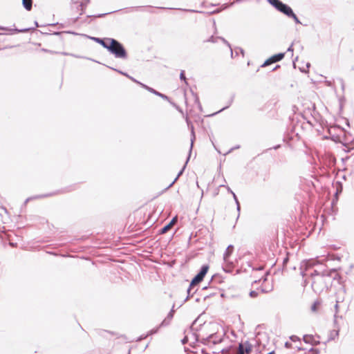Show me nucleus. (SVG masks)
I'll return each instance as SVG.
<instances>
[{
	"instance_id": "35",
	"label": "nucleus",
	"mask_w": 354,
	"mask_h": 354,
	"mask_svg": "<svg viewBox=\"0 0 354 354\" xmlns=\"http://www.w3.org/2000/svg\"><path fill=\"white\" fill-rule=\"evenodd\" d=\"M281 147V145H277L275 146L270 147V148L267 149V151L273 149H277Z\"/></svg>"
},
{
	"instance_id": "48",
	"label": "nucleus",
	"mask_w": 354,
	"mask_h": 354,
	"mask_svg": "<svg viewBox=\"0 0 354 354\" xmlns=\"http://www.w3.org/2000/svg\"><path fill=\"white\" fill-rule=\"evenodd\" d=\"M218 194V189H216V191L214 192V196H217Z\"/></svg>"
},
{
	"instance_id": "45",
	"label": "nucleus",
	"mask_w": 354,
	"mask_h": 354,
	"mask_svg": "<svg viewBox=\"0 0 354 354\" xmlns=\"http://www.w3.org/2000/svg\"><path fill=\"white\" fill-rule=\"evenodd\" d=\"M191 129H192V134L193 136V138H194L195 136H194V127H193V125L191 126Z\"/></svg>"
},
{
	"instance_id": "27",
	"label": "nucleus",
	"mask_w": 354,
	"mask_h": 354,
	"mask_svg": "<svg viewBox=\"0 0 354 354\" xmlns=\"http://www.w3.org/2000/svg\"><path fill=\"white\" fill-rule=\"evenodd\" d=\"M30 30V28H24V29L15 28L14 30L16 32H28Z\"/></svg>"
},
{
	"instance_id": "5",
	"label": "nucleus",
	"mask_w": 354,
	"mask_h": 354,
	"mask_svg": "<svg viewBox=\"0 0 354 354\" xmlns=\"http://www.w3.org/2000/svg\"><path fill=\"white\" fill-rule=\"evenodd\" d=\"M234 250V247L232 245H228L223 254V260L225 265L223 266V270L226 272H230L232 268L234 267L233 263L229 260L230 256L232 254Z\"/></svg>"
},
{
	"instance_id": "2",
	"label": "nucleus",
	"mask_w": 354,
	"mask_h": 354,
	"mask_svg": "<svg viewBox=\"0 0 354 354\" xmlns=\"http://www.w3.org/2000/svg\"><path fill=\"white\" fill-rule=\"evenodd\" d=\"M109 46L106 49L114 55L115 58L126 59L127 53L124 46L118 40L113 38H107Z\"/></svg>"
},
{
	"instance_id": "38",
	"label": "nucleus",
	"mask_w": 354,
	"mask_h": 354,
	"mask_svg": "<svg viewBox=\"0 0 354 354\" xmlns=\"http://www.w3.org/2000/svg\"><path fill=\"white\" fill-rule=\"evenodd\" d=\"M219 187H225L227 188V191L231 193L232 194V193H234L232 192V190L228 187V186H225V185H221Z\"/></svg>"
},
{
	"instance_id": "8",
	"label": "nucleus",
	"mask_w": 354,
	"mask_h": 354,
	"mask_svg": "<svg viewBox=\"0 0 354 354\" xmlns=\"http://www.w3.org/2000/svg\"><path fill=\"white\" fill-rule=\"evenodd\" d=\"M140 86L145 88L146 90H147L148 91H149L150 93H153L154 95H158L159 97H160L161 98H162L163 100H167V101H169V99L168 97V96H167L165 94H162L157 91H156L155 89H153V88H151L149 86H148L146 84H140Z\"/></svg>"
},
{
	"instance_id": "50",
	"label": "nucleus",
	"mask_w": 354,
	"mask_h": 354,
	"mask_svg": "<svg viewBox=\"0 0 354 354\" xmlns=\"http://www.w3.org/2000/svg\"><path fill=\"white\" fill-rule=\"evenodd\" d=\"M220 11H221V10L217 9V10H216L213 11L212 13V14H214V13H218V12H219Z\"/></svg>"
},
{
	"instance_id": "46",
	"label": "nucleus",
	"mask_w": 354,
	"mask_h": 354,
	"mask_svg": "<svg viewBox=\"0 0 354 354\" xmlns=\"http://www.w3.org/2000/svg\"><path fill=\"white\" fill-rule=\"evenodd\" d=\"M50 194H47V195H44V196H37L34 197V198H38L45 197V196H50Z\"/></svg>"
},
{
	"instance_id": "6",
	"label": "nucleus",
	"mask_w": 354,
	"mask_h": 354,
	"mask_svg": "<svg viewBox=\"0 0 354 354\" xmlns=\"http://www.w3.org/2000/svg\"><path fill=\"white\" fill-rule=\"evenodd\" d=\"M285 53H279L267 58V68L271 66L273 64L282 60L285 57Z\"/></svg>"
},
{
	"instance_id": "24",
	"label": "nucleus",
	"mask_w": 354,
	"mask_h": 354,
	"mask_svg": "<svg viewBox=\"0 0 354 354\" xmlns=\"http://www.w3.org/2000/svg\"><path fill=\"white\" fill-rule=\"evenodd\" d=\"M243 348H244V345L243 344H240L239 346V350H238L236 354H244Z\"/></svg>"
},
{
	"instance_id": "18",
	"label": "nucleus",
	"mask_w": 354,
	"mask_h": 354,
	"mask_svg": "<svg viewBox=\"0 0 354 354\" xmlns=\"http://www.w3.org/2000/svg\"><path fill=\"white\" fill-rule=\"evenodd\" d=\"M339 335V330H333L332 331H330V337H329V340H333L335 339V337L338 336Z\"/></svg>"
},
{
	"instance_id": "58",
	"label": "nucleus",
	"mask_w": 354,
	"mask_h": 354,
	"mask_svg": "<svg viewBox=\"0 0 354 354\" xmlns=\"http://www.w3.org/2000/svg\"><path fill=\"white\" fill-rule=\"evenodd\" d=\"M0 30H6V28L4 27L0 26Z\"/></svg>"
},
{
	"instance_id": "30",
	"label": "nucleus",
	"mask_w": 354,
	"mask_h": 354,
	"mask_svg": "<svg viewBox=\"0 0 354 354\" xmlns=\"http://www.w3.org/2000/svg\"><path fill=\"white\" fill-rule=\"evenodd\" d=\"M250 351H251V348L249 346H244V348H243L244 354L249 353Z\"/></svg>"
},
{
	"instance_id": "44",
	"label": "nucleus",
	"mask_w": 354,
	"mask_h": 354,
	"mask_svg": "<svg viewBox=\"0 0 354 354\" xmlns=\"http://www.w3.org/2000/svg\"><path fill=\"white\" fill-rule=\"evenodd\" d=\"M288 52H293V48H292V46L291 45L290 46L288 47V50H287Z\"/></svg>"
},
{
	"instance_id": "61",
	"label": "nucleus",
	"mask_w": 354,
	"mask_h": 354,
	"mask_svg": "<svg viewBox=\"0 0 354 354\" xmlns=\"http://www.w3.org/2000/svg\"><path fill=\"white\" fill-rule=\"evenodd\" d=\"M264 291H265V290H264V289H263V288H261V292L262 293H263V292H264Z\"/></svg>"
},
{
	"instance_id": "33",
	"label": "nucleus",
	"mask_w": 354,
	"mask_h": 354,
	"mask_svg": "<svg viewBox=\"0 0 354 354\" xmlns=\"http://www.w3.org/2000/svg\"><path fill=\"white\" fill-rule=\"evenodd\" d=\"M290 339L292 341V342H296V341H299V338L296 336V335H292L290 337Z\"/></svg>"
},
{
	"instance_id": "4",
	"label": "nucleus",
	"mask_w": 354,
	"mask_h": 354,
	"mask_svg": "<svg viewBox=\"0 0 354 354\" xmlns=\"http://www.w3.org/2000/svg\"><path fill=\"white\" fill-rule=\"evenodd\" d=\"M273 8H274L277 11L283 13L286 16L290 12L292 8L287 4L283 3L280 0H267Z\"/></svg>"
},
{
	"instance_id": "25",
	"label": "nucleus",
	"mask_w": 354,
	"mask_h": 354,
	"mask_svg": "<svg viewBox=\"0 0 354 354\" xmlns=\"http://www.w3.org/2000/svg\"><path fill=\"white\" fill-rule=\"evenodd\" d=\"M271 282H272L271 286H267V293L269 292L272 291L274 290V279H272Z\"/></svg>"
},
{
	"instance_id": "9",
	"label": "nucleus",
	"mask_w": 354,
	"mask_h": 354,
	"mask_svg": "<svg viewBox=\"0 0 354 354\" xmlns=\"http://www.w3.org/2000/svg\"><path fill=\"white\" fill-rule=\"evenodd\" d=\"M178 218L177 216H174L171 221L165 226H164L160 230V234H165L167 232H168L171 227L177 222Z\"/></svg>"
},
{
	"instance_id": "28",
	"label": "nucleus",
	"mask_w": 354,
	"mask_h": 354,
	"mask_svg": "<svg viewBox=\"0 0 354 354\" xmlns=\"http://www.w3.org/2000/svg\"><path fill=\"white\" fill-rule=\"evenodd\" d=\"M258 295H259V290H252V291H250V296L251 297H257Z\"/></svg>"
},
{
	"instance_id": "56",
	"label": "nucleus",
	"mask_w": 354,
	"mask_h": 354,
	"mask_svg": "<svg viewBox=\"0 0 354 354\" xmlns=\"http://www.w3.org/2000/svg\"><path fill=\"white\" fill-rule=\"evenodd\" d=\"M271 69H272V67L270 66V67L267 68V71L271 72L270 71Z\"/></svg>"
},
{
	"instance_id": "10",
	"label": "nucleus",
	"mask_w": 354,
	"mask_h": 354,
	"mask_svg": "<svg viewBox=\"0 0 354 354\" xmlns=\"http://www.w3.org/2000/svg\"><path fill=\"white\" fill-rule=\"evenodd\" d=\"M174 314V307L167 315V317L162 322L160 326H165L169 324L171 319L173 318Z\"/></svg>"
},
{
	"instance_id": "7",
	"label": "nucleus",
	"mask_w": 354,
	"mask_h": 354,
	"mask_svg": "<svg viewBox=\"0 0 354 354\" xmlns=\"http://www.w3.org/2000/svg\"><path fill=\"white\" fill-rule=\"evenodd\" d=\"M221 40L224 44H225L230 50L231 57H234V52L232 49L231 45L230 43L223 37H214V35L211 36L206 41L211 43H216L218 40Z\"/></svg>"
},
{
	"instance_id": "43",
	"label": "nucleus",
	"mask_w": 354,
	"mask_h": 354,
	"mask_svg": "<svg viewBox=\"0 0 354 354\" xmlns=\"http://www.w3.org/2000/svg\"><path fill=\"white\" fill-rule=\"evenodd\" d=\"M185 11L190 12H201V11H197L195 10H184Z\"/></svg>"
},
{
	"instance_id": "47",
	"label": "nucleus",
	"mask_w": 354,
	"mask_h": 354,
	"mask_svg": "<svg viewBox=\"0 0 354 354\" xmlns=\"http://www.w3.org/2000/svg\"><path fill=\"white\" fill-rule=\"evenodd\" d=\"M266 61H264V62L261 64V67L264 68V67H266Z\"/></svg>"
},
{
	"instance_id": "3",
	"label": "nucleus",
	"mask_w": 354,
	"mask_h": 354,
	"mask_svg": "<svg viewBox=\"0 0 354 354\" xmlns=\"http://www.w3.org/2000/svg\"><path fill=\"white\" fill-rule=\"evenodd\" d=\"M209 267L207 265H204L201 267L199 272L192 279L189 286L187 289V294L189 295L190 292L194 288L195 286L198 285L201 281H203L204 277L208 271Z\"/></svg>"
},
{
	"instance_id": "62",
	"label": "nucleus",
	"mask_w": 354,
	"mask_h": 354,
	"mask_svg": "<svg viewBox=\"0 0 354 354\" xmlns=\"http://www.w3.org/2000/svg\"><path fill=\"white\" fill-rule=\"evenodd\" d=\"M304 283V286H306V283H307V281H306V280H305Z\"/></svg>"
},
{
	"instance_id": "64",
	"label": "nucleus",
	"mask_w": 354,
	"mask_h": 354,
	"mask_svg": "<svg viewBox=\"0 0 354 354\" xmlns=\"http://www.w3.org/2000/svg\"><path fill=\"white\" fill-rule=\"evenodd\" d=\"M35 25H36L37 27L38 26V24H37V21H35Z\"/></svg>"
},
{
	"instance_id": "16",
	"label": "nucleus",
	"mask_w": 354,
	"mask_h": 354,
	"mask_svg": "<svg viewBox=\"0 0 354 354\" xmlns=\"http://www.w3.org/2000/svg\"><path fill=\"white\" fill-rule=\"evenodd\" d=\"M89 2H90V0H81L80 1V4L78 6V7H80L79 9H80V10L82 11L80 15H82L83 13L86 6H87V4Z\"/></svg>"
},
{
	"instance_id": "40",
	"label": "nucleus",
	"mask_w": 354,
	"mask_h": 354,
	"mask_svg": "<svg viewBox=\"0 0 354 354\" xmlns=\"http://www.w3.org/2000/svg\"><path fill=\"white\" fill-rule=\"evenodd\" d=\"M340 82H341V86H342V90H344V88H345V84H344V82L342 79H340Z\"/></svg>"
},
{
	"instance_id": "20",
	"label": "nucleus",
	"mask_w": 354,
	"mask_h": 354,
	"mask_svg": "<svg viewBox=\"0 0 354 354\" xmlns=\"http://www.w3.org/2000/svg\"><path fill=\"white\" fill-rule=\"evenodd\" d=\"M239 53H241L242 55V56H244V50L243 48H236L235 50H234V54H235V56H237L239 55Z\"/></svg>"
},
{
	"instance_id": "26",
	"label": "nucleus",
	"mask_w": 354,
	"mask_h": 354,
	"mask_svg": "<svg viewBox=\"0 0 354 354\" xmlns=\"http://www.w3.org/2000/svg\"><path fill=\"white\" fill-rule=\"evenodd\" d=\"M339 299H337L336 300V304L335 305V314L334 315L335 318L337 317V313L338 312V309H339Z\"/></svg>"
},
{
	"instance_id": "31",
	"label": "nucleus",
	"mask_w": 354,
	"mask_h": 354,
	"mask_svg": "<svg viewBox=\"0 0 354 354\" xmlns=\"http://www.w3.org/2000/svg\"><path fill=\"white\" fill-rule=\"evenodd\" d=\"M319 302L315 301L311 306V309L313 311H315L317 310V306L319 305Z\"/></svg>"
},
{
	"instance_id": "42",
	"label": "nucleus",
	"mask_w": 354,
	"mask_h": 354,
	"mask_svg": "<svg viewBox=\"0 0 354 354\" xmlns=\"http://www.w3.org/2000/svg\"><path fill=\"white\" fill-rule=\"evenodd\" d=\"M291 346H292L291 343H290V342H286L285 343V346H286V348H290V347H291Z\"/></svg>"
},
{
	"instance_id": "55",
	"label": "nucleus",
	"mask_w": 354,
	"mask_h": 354,
	"mask_svg": "<svg viewBox=\"0 0 354 354\" xmlns=\"http://www.w3.org/2000/svg\"><path fill=\"white\" fill-rule=\"evenodd\" d=\"M267 354H275V353L274 351H272L268 353Z\"/></svg>"
},
{
	"instance_id": "12",
	"label": "nucleus",
	"mask_w": 354,
	"mask_h": 354,
	"mask_svg": "<svg viewBox=\"0 0 354 354\" xmlns=\"http://www.w3.org/2000/svg\"><path fill=\"white\" fill-rule=\"evenodd\" d=\"M189 160V156L187 157V160H186V162H185V165H184L183 167V168L181 169V170L178 172V175H177V176H176V178L174 180V181H173V182H172V183H171L168 186V188L171 187L174 184V183L177 180V179H178V178H179L182 174H183V171H184V170H185V167H186V165H187V162H188Z\"/></svg>"
},
{
	"instance_id": "39",
	"label": "nucleus",
	"mask_w": 354,
	"mask_h": 354,
	"mask_svg": "<svg viewBox=\"0 0 354 354\" xmlns=\"http://www.w3.org/2000/svg\"><path fill=\"white\" fill-rule=\"evenodd\" d=\"M111 12H110V13H111ZM107 14H109V13L99 14V15H94L93 17H104V16L106 15Z\"/></svg>"
},
{
	"instance_id": "23",
	"label": "nucleus",
	"mask_w": 354,
	"mask_h": 354,
	"mask_svg": "<svg viewBox=\"0 0 354 354\" xmlns=\"http://www.w3.org/2000/svg\"><path fill=\"white\" fill-rule=\"evenodd\" d=\"M232 101H233V98L231 99V100H230V103H229V104L227 106H226L225 107H223V109H221V110L218 111L217 112L212 114L211 115H216V114L223 111V110L227 109L231 105Z\"/></svg>"
},
{
	"instance_id": "60",
	"label": "nucleus",
	"mask_w": 354,
	"mask_h": 354,
	"mask_svg": "<svg viewBox=\"0 0 354 354\" xmlns=\"http://www.w3.org/2000/svg\"><path fill=\"white\" fill-rule=\"evenodd\" d=\"M326 84L328 86H330V82H326Z\"/></svg>"
},
{
	"instance_id": "41",
	"label": "nucleus",
	"mask_w": 354,
	"mask_h": 354,
	"mask_svg": "<svg viewBox=\"0 0 354 354\" xmlns=\"http://www.w3.org/2000/svg\"><path fill=\"white\" fill-rule=\"evenodd\" d=\"M280 68V65L277 64L275 66H274V67H272V69L270 70V71H275V70H277V69H278V68Z\"/></svg>"
},
{
	"instance_id": "22",
	"label": "nucleus",
	"mask_w": 354,
	"mask_h": 354,
	"mask_svg": "<svg viewBox=\"0 0 354 354\" xmlns=\"http://www.w3.org/2000/svg\"><path fill=\"white\" fill-rule=\"evenodd\" d=\"M232 196H233V198L235 201V203L236 204V209H237V211L239 212H240V204H239V202L238 201V198L236 196V194L234 193H232Z\"/></svg>"
},
{
	"instance_id": "15",
	"label": "nucleus",
	"mask_w": 354,
	"mask_h": 354,
	"mask_svg": "<svg viewBox=\"0 0 354 354\" xmlns=\"http://www.w3.org/2000/svg\"><path fill=\"white\" fill-rule=\"evenodd\" d=\"M287 17L289 18L292 19L297 24H300L301 21L299 19V18L297 17V15L294 13L292 9L290 11V12L287 15Z\"/></svg>"
},
{
	"instance_id": "14",
	"label": "nucleus",
	"mask_w": 354,
	"mask_h": 354,
	"mask_svg": "<svg viewBox=\"0 0 354 354\" xmlns=\"http://www.w3.org/2000/svg\"><path fill=\"white\" fill-rule=\"evenodd\" d=\"M22 5L26 10L30 11L32 7V0H22Z\"/></svg>"
},
{
	"instance_id": "52",
	"label": "nucleus",
	"mask_w": 354,
	"mask_h": 354,
	"mask_svg": "<svg viewBox=\"0 0 354 354\" xmlns=\"http://www.w3.org/2000/svg\"><path fill=\"white\" fill-rule=\"evenodd\" d=\"M214 335H211L208 337V340L209 341H211V339L213 338Z\"/></svg>"
},
{
	"instance_id": "36",
	"label": "nucleus",
	"mask_w": 354,
	"mask_h": 354,
	"mask_svg": "<svg viewBox=\"0 0 354 354\" xmlns=\"http://www.w3.org/2000/svg\"><path fill=\"white\" fill-rule=\"evenodd\" d=\"M310 338H312V337H311V336H310V335H304V341L306 343H308V342H309L308 339H310Z\"/></svg>"
},
{
	"instance_id": "57",
	"label": "nucleus",
	"mask_w": 354,
	"mask_h": 354,
	"mask_svg": "<svg viewBox=\"0 0 354 354\" xmlns=\"http://www.w3.org/2000/svg\"><path fill=\"white\" fill-rule=\"evenodd\" d=\"M310 66V63H307L306 64V68H308Z\"/></svg>"
},
{
	"instance_id": "13",
	"label": "nucleus",
	"mask_w": 354,
	"mask_h": 354,
	"mask_svg": "<svg viewBox=\"0 0 354 354\" xmlns=\"http://www.w3.org/2000/svg\"><path fill=\"white\" fill-rule=\"evenodd\" d=\"M345 147V151L350 152L351 150L354 149V140L351 142H346L344 144Z\"/></svg>"
},
{
	"instance_id": "63",
	"label": "nucleus",
	"mask_w": 354,
	"mask_h": 354,
	"mask_svg": "<svg viewBox=\"0 0 354 354\" xmlns=\"http://www.w3.org/2000/svg\"><path fill=\"white\" fill-rule=\"evenodd\" d=\"M187 120V122L188 125H189V120H188V119H187V120Z\"/></svg>"
},
{
	"instance_id": "17",
	"label": "nucleus",
	"mask_w": 354,
	"mask_h": 354,
	"mask_svg": "<svg viewBox=\"0 0 354 354\" xmlns=\"http://www.w3.org/2000/svg\"><path fill=\"white\" fill-rule=\"evenodd\" d=\"M268 256H269V254L267 253V266L273 267L276 264L277 261H274V257L270 258L268 257Z\"/></svg>"
},
{
	"instance_id": "29",
	"label": "nucleus",
	"mask_w": 354,
	"mask_h": 354,
	"mask_svg": "<svg viewBox=\"0 0 354 354\" xmlns=\"http://www.w3.org/2000/svg\"><path fill=\"white\" fill-rule=\"evenodd\" d=\"M180 79L181 80H183L185 83H187V81H186V77H185V71H182L180 73Z\"/></svg>"
},
{
	"instance_id": "54",
	"label": "nucleus",
	"mask_w": 354,
	"mask_h": 354,
	"mask_svg": "<svg viewBox=\"0 0 354 354\" xmlns=\"http://www.w3.org/2000/svg\"><path fill=\"white\" fill-rule=\"evenodd\" d=\"M192 145H193V140H192V144H191V146H190L189 153H191V151H192Z\"/></svg>"
},
{
	"instance_id": "19",
	"label": "nucleus",
	"mask_w": 354,
	"mask_h": 354,
	"mask_svg": "<svg viewBox=\"0 0 354 354\" xmlns=\"http://www.w3.org/2000/svg\"><path fill=\"white\" fill-rule=\"evenodd\" d=\"M118 71V72H119L120 73H121V74H122V75H124L127 76V77H129L130 80H131L133 82H136V83L138 84L139 85H140V84H142L141 82H138V80H136L135 78H133V77H132L129 76V75H127V73H123V72H122V71Z\"/></svg>"
},
{
	"instance_id": "1",
	"label": "nucleus",
	"mask_w": 354,
	"mask_h": 354,
	"mask_svg": "<svg viewBox=\"0 0 354 354\" xmlns=\"http://www.w3.org/2000/svg\"><path fill=\"white\" fill-rule=\"evenodd\" d=\"M332 274H335V276L333 277V279H335L337 273L335 269L329 271L325 270L322 274L315 270L310 273V277L313 279L311 286L315 293L320 294L325 289L328 288L326 278L332 277Z\"/></svg>"
},
{
	"instance_id": "21",
	"label": "nucleus",
	"mask_w": 354,
	"mask_h": 354,
	"mask_svg": "<svg viewBox=\"0 0 354 354\" xmlns=\"http://www.w3.org/2000/svg\"><path fill=\"white\" fill-rule=\"evenodd\" d=\"M305 266L306 269H308L309 268H311L313 266V264L310 263V261H306L303 262V264L301 267Z\"/></svg>"
},
{
	"instance_id": "59",
	"label": "nucleus",
	"mask_w": 354,
	"mask_h": 354,
	"mask_svg": "<svg viewBox=\"0 0 354 354\" xmlns=\"http://www.w3.org/2000/svg\"><path fill=\"white\" fill-rule=\"evenodd\" d=\"M190 295H191V296H193V294H191V293H190V294H189V295H188V296H187V297L186 298V299H185V300H187L188 297H190Z\"/></svg>"
},
{
	"instance_id": "34",
	"label": "nucleus",
	"mask_w": 354,
	"mask_h": 354,
	"mask_svg": "<svg viewBox=\"0 0 354 354\" xmlns=\"http://www.w3.org/2000/svg\"><path fill=\"white\" fill-rule=\"evenodd\" d=\"M158 328L159 327L156 328H154V329H152L149 331V334L148 335H153V334H155L158 332Z\"/></svg>"
},
{
	"instance_id": "32",
	"label": "nucleus",
	"mask_w": 354,
	"mask_h": 354,
	"mask_svg": "<svg viewBox=\"0 0 354 354\" xmlns=\"http://www.w3.org/2000/svg\"><path fill=\"white\" fill-rule=\"evenodd\" d=\"M80 1L81 0H71V2L73 4L77 5V8L79 9L80 7H78V6L80 4Z\"/></svg>"
},
{
	"instance_id": "49",
	"label": "nucleus",
	"mask_w": 354,
	"mask_h": 354,
	"mask_svg": "<svg viewBox=\"0 0 354 354\" xmlns=\"http://www.w3.org/2000/svg\"><path fill=\"white\" fill-rule=\"evenodd\" d=\"M261 281H263V282L266 281V275L263 276L261 279Z\"/></svg>"
},
{
	"instance_id": "11",
	"label": "nucleus",
	"mask_w": 354,
	"mask_h": 354,
	"mask_svg": "<svg viewBox=\"0 0 354 354\" xmlns=\"http://www.w3.org/2000/svg\"><path fill=\"white\" fill-rule=\"evenodd\" d=\"M91 38L95 42L100 44L101 46H102L106 49V46H109V41H107V38H106V39H101L99 37H91Z\"/></svg>"
},
{
	"instance_id": "51",
	"label": "nucleus",
	"mask_w": 354,
	"mask_h": 354,
	"mask_svg": "<svg viewBox=\"0 0 354 354\" xmlns=\"http://www.w3.org/2000/svg\"><path fill=\"white\" fill-rule=\"evenodd\" d=\"M342 187H341L340 189H337V192H336V195L338 194L339 192H342Z\"/></svg>"
},
{
	"instance_id": "53",
	"label": "nucleus",
	"mask_w": 354,
	"mask_h": 354,
	"mask_svg": "<svg viewBox=\"0 0 354 354\" xmlns=\"http://www.w3.org/2000/svg\"><path fill=\"white\" fill-rule=\"evenodd\" d=\"M182 342L183 344H185L187 342V339L186 338H184L183 340H182Z\"/></svg>"
},
{
	"instance_id": "37",
	"label": "nucleus",
	"mask_w": 354,
	"mask_h": 354,
	"mask_svg": "<svg viewBox=\"0 0 354 354\" xmlns=\"http://www.w3.org/2000/svg\"><path fill=\"white\" fill-rule=\"evenodd\" d=\"M288 259H288V256H286V257H284L283 259V266H285L287 263V262L288 261Z\"/></svg>"
}]
</instances>
